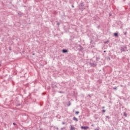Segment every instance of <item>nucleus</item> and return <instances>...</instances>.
Instances as JSON below:
<instances>
[{"instance_id":"9d476101","label":"nucleus","mask_w":130,"mask_h":130,"mask_svg":"<svg viewBox=\"0 0 130 130\" xmlns=\"http://www.w3.org/2000/svg\"><path fill=\"white\" fill-rule=\"evenodd\" d=\"M79 47H80V50H83V48L81 47V46H79Z\"/></svg>"},{"instance_id":"f8f14e48","label":"nucleus","mask_w":130,"mask_h":130,"mask_svg":"<svg viewBox=\"0 0 130 130\" xmlns=\"http://www.w3.org/2000/svg\"><path fill=\"white\" fill-rule=\"evenodd\" d=\"M116 89H117V87H114V90H116Z\"/></svg>"},{"instance_id":"5701e85b","label":"nucleus","mask_w":130,"mask_h":130,"mask_svg":"<svg viewBox=\"0 0 130 130\" xmlns=\"http://www.w3.org/2000/svg\"><path fill=\"white\" fill-rule=\"evenodd\" d=\"M110 16H111V14H110Z\"/></svg>"},{"instance_id":"2eb2a0df","label":"nucleus","mask_w":130,"mask_h":130,"mask_svg":"<svg viewBox=\"0 0 130 130\" xmlns=\"http://www.w3.org/2000/svg\"><path fill=\"white\" fill-rule=\"evenodd\" d=\"M13 124L14 125H16L15 123H13Z\"/></svg>"},{"instance_id":"f3484780","label":"nucleus","mask_w":130,"mask_h":130,"mask_svg":"<svg viewBox=\"0 0 130 130\" xmlns=\"http://www.w3.org/2000/svg\"><path fill=\"white\" fill-rule=\"evenodd\" d=\"M94 130H99V129H97V128H96V129H95Z\"/></svg>"},{"instance_id":"9b49d317","label":"nucleus","mask_w":130,"mask_h":130,"mask_svg":"<svg viewBox=\"0 0 130 130\" xmlns=\"http://www.w3.org/2000/svg\"><path fill=\"white\" fill-rule=\"evenodd\" d=\"M57 25H58V26H59V25H60L59 22H57Z\"/></svg>"},{"instance_id":"423d86ee","label":"nucleus","mask_w":130,"mask_h":130,"mask_svg":"<svg viewBox=\"0 0 130 130\" xmlns=\"http://www.w3.org/2000/svg\"><path fill=\"white\" fill-rule=\"evenodd\" d=\"M123 115L125 116V117H126V116H127V114H126V113L125 112H124Z\"/></svg>"},{"instance_id":"b1692460","label":"nucleus","mask_w":130,"mask_h":130,"mask_svg":"<svg viewBox=\"0 0 130 130\" xmlns=\"http://www.w3.org/2000/svg\"><path fill=\"white\" fill-rule=\"evenodd\" d=\"M1 64H0V67H1Z\"/></svg>"},{"instance_id":"1a4fd4ad","label":"nucleus","mask_w":130,"mask_h":130,"mask_svg":"<svg viewBox=\"0 0 130 130\" xmlns=\"http://www.w3.org/2000/svg\"><path fill=\"white\" fill-rule=\"evenodd\" d=\"M76 114H79V113H80V112L79 111L76 112Z\"/></svg>"},{"instance_id":"4be33fe9","label":"nucleus","mask_w":130,"mask_h":130,"mask_svg":"<svg viewBox=\"0 0 130 130\" xmlns=\"http://www.w3.org/2000/svg\"><path fill=\"white\" fill-rule=\"evenodd\" d=\"M106 117L108 118V116H107Z\"/></svg>"},{"instance_id":"39448f33","label":"nucleus","mask_w":130,"mask_h":130,"mask_svg":"<svg viewBox=\"0 0 130 130\" xmlns=\"http://www.w3.org/2000/svg\"><path fill=\"white\" fill-rule=\"evenodd\" d=\"M75 127L73 126H71V129L70 130H75Z\"/></svg>"},{"instance_id":"7ed1b4c3","label":"nucleus","mask_w":130,"mask_h":130,"mask_svg":"<svg viewBox=\"0 0 130 130\" xmlns=\"http://www.w3.org/2000/svg\"><path fill=\"white\" fill-rule=\"evenodd\" d=\"M79 7H80V9H81V7H84V3H81V4L80 5Z\"/></svg>"},{"instance_id":"6e6552de","label":"nucleus","mask_w":130,"mask_h":130,"mask_svg":"<svg viewBox=\"0 0 130 130\" xmlns=\"http://www.w3.org/2000/svg\"><path fill=\"white\" fill-rule=\"evenodd\" d=\"M121 51H125L124 49H123V48H121Z\"/></svg>"},{"instance_id":"6ab92c4d","label":"nucleus","mask_w":130,"mask_h":130,"mask_svg":"<svg viewBox=\"0 0 130 130\" xmlns=\"http://www.w3.org/2000/svg\"><path fill=\"white\" fill-rule=\"evenodd\" d=\"M72 8H74V5L72 6Z\"/></svg>"},{"instance_id":"f03ea898","label":"nucleus","mask_w":130,"mask_h":130,"mask_svg":"<svg viewBox=\"0 0 130 130\" xmlns=\"http://www.w3.org/2000/svg\"><path fill=\"white\" fill-rule=\"evenodd\" d=\"M62 51L63 53H66V52H68V50L63 49Z\"/></svg>"},{"instance_id":"f257e3e1","label":"nucleus","mask_w":130,"mask_h":130,"mask_svg":"<svg viewBox=\"0 0 130 130\" xmlns=\"http://www.w3.org/2000/svg\"><path fill=\"white\" fill-rule=\"evenodd\" d=\"M81 128L82 129H88V128H89V127L88 126H81Z\"/></svg>"},{"instance_id":"dca6fc26","label":"nucleus","mask_w":130,"mask_h":130,"mask_svg":"<svg viewBox=\"0 0 130 130\" xmlns=\"http://www.w3.org/2000/svg\"><path fill=\"white\" fill-rule=\"evenodd\" d=\"M9 50H12V49H11L10 48H9Z\"/></svg>"},{"instance_id":"ddd939ff","label":"nucleus","mask_w":130,"mask_h":130,"mask_svg":"<svg viewBox=\"0 0 130 130\" xmlns=\"http://www.w3.org/2000/svg\"><path fill=\"white\" fill-rule=\"evenodd\" d=\"M102 112H105V110H103L102 111Z\"/></svg>"},{"instance_id":"aec40b11","label":"nucleus","mask_w":130,"mask_h":130,"mask_svg":"<svg viewBox=\"0 0 130 130\" xmlns=\"http://www.w3.org/2000/svg\"><path fill=\"white\" fill-rule=\"evenodd\" d=\"M105 43H108V42H106Z\"/></svg>"},{"instance_id":"a211bd4d","label":"nucleus","mask_w":130,"mask_h":130,"mask_svg":"<svg viewBox=\"0 0 130 130\" xmlns=\"http://www.w3.org/2000/svg\"><path fill=\"white\" fill-rule=\"evenodd\" d=\"M102 108H105V107H103Z\"/></svg>"},{"instance_id":"20e7f679","label":"nucleus","mask_w":130,"mask_h":130,"mask_svg":"<svg viewBox=\"0 0 130 130\" xmlns=\"http://www.w3.org/2000/svg\"><path fill=\"white\" fill-rule=\"evenodd\" d=\"M73 120H75V121H78V118H76V117H74Z\"/></svg>"},{"instance_id":"0eeeda50","label":"nucleus","mask_w":130,"mask_h":130,"mask_svg":"<svg viewBox=\"0 0 130 130\" xmlns=\"http://www.w3.org/2000/svg\"><path fill=\"white\" fill-rule=\"evenodd\" d=\"M114 35V36H115V37H117V36H118V34L117 33H115Z\"/></svg>"},{"instance_id":"412c9836","label":"nucleus","mask_w":130,"mask_h":130,"mask_svg":"<svg viewBox=\"0 0 130 130\" xmlns=\"http://www.w3.org/2000/svg\"><path fill=\"white\" fill-rule=\"evenodd\" d=\"M104 52H106V51H104Z\"/></svg>"},{"instance_id":"4468645a","label":"nucleus","mask_w":130,"mask_h":130,"mask_svg":"<svg viewBox=\"0 0 130 130\" xmlns=\"http://www.w3.org/2000/svg\"><path fill=\"white\" fill-rule=\"evenodd\" d=\"M62 123V124H66V123L64 122H63Z\"/></svg>"}]
</instances>
